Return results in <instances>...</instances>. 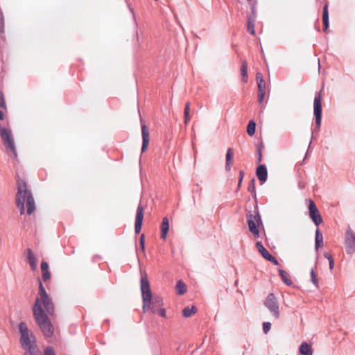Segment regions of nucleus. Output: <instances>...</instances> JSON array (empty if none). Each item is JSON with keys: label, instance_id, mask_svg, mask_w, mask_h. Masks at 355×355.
Segmentation results:
<instances>
[{"label": "nucleus", "instance_id": "f257e3e1", "mask_svg": "<svg viewBox=\"0 0 355 355\" xmlns=\"http://www.w3.org/2000/svg\"><path fill=\"white\" fill-rule=\"evenodd\" d=\"M33 311L36 323L43 334L46 337H51L53 334V328L48 315L54 314L55 307L40 281L38 297L35 300Z\"/></svg>", "mask_w": 355, "mask_h": 355}, {"label": "nucleus", "instance_id": "f03ea898", "mask_svg": "<svg viewBox=\"0 0 355 355\" xmlns=\"http://www.w3.org/2000/svg\"><path fill=\"white\" fill-rule=\"evenodd\" d=\"M17 193L16 194V204L20 210V214L25 213V205L26 213L32 214L35 210V202L31 191L28 189L26 182L20 178L17 181Z\"/></svg>", "mask_w": 355, "mask_h": 355}, {"label": "nucleus", "instance_id": "7ed1b4c3", "mask_svg": "<svg viewBox=\"0 0 355 355\" xmlns=\"http://www.w3.org/2000/svg\"><path fill=\"white\" fill-rule=\"evenodd\" d=\"M0 137L7 154L14 159L17 158V153L12 131L8 121L0 122Z\"/></svg>", "mask_w": 355, "mask_h": 355}, {"label": "nucleus", "instance_id": "20e7f679", "mask_svg": "<svg viewBox=\"0 0 355 355\" xmlns=\"http://www.w3.org/2000/svg\"><path fill=\"white\" fill-rule=\"evenodd\" d=\"M19 330L21 334L20 344L24 350L37 349L35 344V338L33 333L30 331L25 322H21L19 324Z\"/></svg>", "mask_w": 355, "mask_h": 355}, {"label": "nucleus", "instance_id": "39448f33", "mask_svg": "<svg viewBox=\"0 0 355 355\" xmlns=\"http://www.w3.org/2000/svg\"><path fill=\"white\" fill-rule=\"evenodd\" d=\"M141 291L142 296V302L144 304V306H147L149 300H151L154 296H153L149 281L148 279V277L146 274L141 275Z\"/></svg>", "mask_w": 355, "mask_h": 355}, {"label": "nucleus", "instance_id": "423d86ee", "mask_svg": "<svg viewBox=\"0 0 355 355\" xmlns=\"http://www.w3.org/2000/svg\"><path fill=\"white\" fill-rule=\"evenodd\" d=\"M247 218L249 230L255 238H259L260 234L258 227L262 225L259 214L258 212L254 214H249L247 215Z\"/></svg>", "mask_w": 355, "mask_h": 355}, {"label": "nucleus", "instance_id": "0eeeda50", "mask_svg": "<svg viewBox=\"0 0 355 355\" xmlns=\"http://www.w3.org/2000/svg\"><path fill=\"white\" fill-rule=\"evenodd\" d=\"M264 304L276 319L279 318V304L273 293H270L267 296Z\"/></svg>", "mask_w": 355, "mask_h": 355}, {"label": "nucleus", "instance_id": "6e6552de", "mask_svg": "<svg viewBox=\"0 0 355 355\" xmlns=\"http://www.w3.org/2000/svg\"><path fill=\"white\" fill-rule=\"evenodd\" d=\"M322 96L321 92H318L315 95L314 98V115L315 116V123L318 128L320 127L321 119H322Z\"/></svg>", "mask_w": 355, "mask_h": 355}, {"label": "nucleus", "instance_id": "1a4fd4ad", "mask_svg": "<svg viewBox=\"0 0 355 355\" xmlns=\"http://www.w3.org/2000/svg\"><path fill=\"white\" fill-rule=\"evenodd\" d=\"M345 245L347 253L352 254L355 252V233L350 227L346 231Z\"/></svg>", "mask_w": 355, "mask_h": 355}, {"label": "nucleus", "instance_id": "9d476101", "mask_svg": "<svg viewBox=\"0 0 355 355\" xmlns=\"http://www.w3.org/2000/svg\"><path fill=\"white\" fill-rule=\"evenodd\" d=\"M309 216L315 225L317 226L320 225L323 220L318 209L312 200H309Z\"/></svg>", "mask_w": 355, "mask_h": 355}, {"label": "nucleus", "instance_id": "9b49d317", "mask_svg": "<svg viewBox=\"0 0 355 355\" xmlns=\"http://www.w3.org/2000/svg\"><path fill=\"white\" fill-rule=\"evenodd\" d=\"M148 305L147 306H144V304H143V311H150L153 313H156L158 309L163 305L162 298L159 296H154L149 300Z\"/></svg>", "mask_w": 355, "mask_h": 355}, {"label": "nucleus", "instance_id": "f8f14e48", "mask_svg": "<svg viewBox=\"0 0 355 355\" xmlns=\"http://www.w3.org/2000/svg\"><path fill=\"white\" fill-rule=\"evenodd\" d=\"M144 208L139 205L137 209L135 216V230L136 234H139L141 230L143 219H144Z\"/></svg>", "mask_w": 355, "mask_h": 355}, {"label": "nucleus", "instance_id": "ddd939ff", "mask_svg": "<svg viewBox=\"0 0 355 355\" xmlns=\"http://www.w3.org/2000/svg\"><path fill=\"white\" fill-rule=\"evenodd\" d=\"M141 135H142V146L141 153H144L149 145L150 135L147 126L144 124L141 125Z\"/></svg>", "mask_w": 355, "mask_h": 355}, {"label": "nucleus", "instance_id": "4468645a", "mask_svg": "<svg viewBox=\"0 0 355 355\" xmlns=\"http://www.w3.org/2000/svg\"><path fill=\"white\" fill-rule=\"evenodd\" d=\"M41 273H42V279L44 282H47L50 280L51 277V275L49 270V266L48 263L45 261H42L41 263Z\"/></svg>", "mask_w": 355, "mask_h": 355}, {"label": "nucleus", "instance_id": "2eb2a0df", "mask_svg": "<svg viewBox=\"0 0 355 355\" xmlns=\"http://www.w3.org/2000/svg\"><path fill=\"white\" fill-rule=\"evenodd\" d=\"M258 179L261 182H264L266 181L268 178V171L265 165H259L256 171Z\"/></svg>", "mask_w": 355, "mask_h": 355}, {"label": "nucleus", "instance_id": "dca6fc26", "mask_svg": "<svg viewBox=\"0 0 355 355\" xmlns=\"http://www.w3.org/2000/svg\"><path fill=\"white\" fill-rule=\"evenodd\" d=\"M169 230V222L166 217H164L162 220V223L160 227L161 235L160 238L163 240H166L167 234Z\"/></svg>", "mask_w": 355, "mask_h": 355}, {"label": "nucleus", "instance_id": "f3484780", "mask_svg": "<svg viewBox=\"0 0 355 355\" xmlns=\"http://www.w3.org/2000/svg\"><path fill=\"white\" fill-rule=\"evenodd\" d=\"M27 259L28 262L31 266V268L33 270H35L37 269V261L33 253V252L31 249L27 250Z\"/></svg>", "mask_w": 355, "mask_h": 355}, {"label": "nucleus", "instance_id": "a211bd4d", "mask_svg": "<svg viewBox=\"0 0 355 355\" xmlns=\"http://www.w3.org/2000/svg\"><path fill=\"white\" fill-rule=\"evenodd\" d=\"M301 355H313V349L311 346L306 342H303L299 349Z\"/></svg>", "mask_w": 355, "mask_h": 355}, {"label": "nucleus", "instance_id": "6ab92c4d", "mask_svg": "<svg viewBox=\"0 0 355 355\" xmlns=\"http://www.w3.org/2000/svg\"><path fill=\"white\" fill-rule=\"evenodd\" d=\"M329 3L327 2L323 8L322 12V23L324 26V31H327L329 27V12H328Z\"/></svg>", "mask_w": 355, "mask_h": 355}, {"label": "nucleus", "instance_id": "aec40b11", "mask_svg": "<svg viewBox=\"0 0 355 355\" xmlns=\"http://www.w3.org/2000/svg\"><path fill=\"white\" fill-rule=\"evenodd\" d=\"M233 155L234 154L232 149L228 148L225 156V169L227 171H230L231 166L232 164Z\"/></svg>", "mask_w": 355, "mask_h": 355}, {"label": "nucleus", "instance_id": "412c9836", "mask_svg": "<svg viewBox=\"0 0 355 355\" xmlns=\"http://www.w3.org/2000/svg\"><path fill=\"white\" fill-rule=\"evenodd\" d=\"M256 248L259 252L261 254V256L265 259H268V258L271 255L268 251L263 247L262 243L260 241L257 242Z\"/></svg>", "mask_w": 355, "mask_h": 355}, {"label": "nucleus", "instance_id": "4be33fe9", "mask_svg": "<svg viewBox=\"0 0 355 355\" xmlns=\"http://www.w3.org/2000/svg\"><path fill=\"white\" fill-rule=\"evenodd\" d=\"M279 274L282 279V281L288 286H291L292 284V280L290 277L289 274L282 269H279Z\"/></svg>", "mask_w": 355, "mask_h": 355}, {"label": "nucleus", "instance_id": "5701e85b", "mask_svg": "<svg viewBox=\"0 0 355 355\" xmlns=\"http://www.w3.org/2000/svg\"><path fill=\"white\" fill-rule=\"evenodd\" d=\"M315 249L318 250L323 245V236L322 233L320 232L319 229H317L315 231Z\"/></svg>", "mask_w": 355, "mask_h": 355}, {"label": "nucleus", "instance_id": "b1692460", "mask_svg": "<svg viewBox=\"0 0 355 355\" xmlns=\"http://www.w3.org/2000/svg\"><path fill=\"white\" fill-rule=\"evenodd\" d=\"M241 73L242 80L244 83H247L248 76V62L246 60H243L242 62V65H241Z\"/></svg>", "mask_w": 355, "mask_h": 355}, {"label": "nucleus", "instance_id": "393cba45", "mask_svg": "<svg viewBox=\"0 0 355 355\" xmlns=\"http://www.w3.org/2000/svg\"><path fill=\"white\" fill-rule=\"evenodd\" d=\"M197 312V308L194 306H187L183 309V315L186 318L191 317Z\"/></svg>", "mask_w": 355, "mask_h": 355}, {"label": "nucleus", "instance_id": "a878e982", "mask_svg": "<svg viewBox=\"0 0 355 355\" xmlns=\"http://www.w3.org/2000/svg\"><path fill=\"white\" fill-rule=\"evenodd\" d=\"M176 289L179 295H183L187 291V286L182 281L179 280L176 284Z\"/></svg>", "mask_w": 355, "mask_h": 355}, {"label": "nucleus", "instance_id": "bb28decb", "mask_svg": "<svg viewBox=\"0 0 355 355\" xmlns=\"http://www.w3.org/2000/svg\"><path fill=\"white\" fill-rule=\"evenodd\" d=\"M247 30L250 34L255 35L254 19L252 18H249L248 20Z\"/></svg>", "mask_w": 355, "mask_h": 355}, {"label": "nucleus", "instance_id": "cd10ccee", "mask_svg": "<svg viewBox=\"0 0 355 355\" xmlns=\"http://www.w3.org/2000/svg\"><path fill=\"white\" fill-rule=\"evenodd\" d=\"M256 123L253 121H250L247 126V132L250 136L255 133Z\"/></svg>", "mask_w": 355, "mask_h": 355}, {"label": "nucleus", "instance_id": "c85d7f7f", "mask_svg": "<svg viewBox=\"0 0 355 355\" xmlns=\"http://www.w3.org/2000/svg\"><path fill=\"white\" fill-rule=\"evenodd\" d=\"M5 21H4V16L3 12L0 10V32L1 34L5 32Z\"/></svg>", "mask_w": 355, "mask_h": 355}, {"label": "nucleus", "instance_id": "c756f323", "mask_svg": "<svg viewBox=\"0 0 355 355\" xmlns=\"http://www.w3.org/2000/svg\"><path fill=\"white\" fill-rule=\"evenodd\" d=\"M311 280L312 283L318 288V282L317 279V275L313 269L311 270Z\"/></svg>", "mask_w": 355, "mask_h": 355}, {"label": "nucleus", "instance_id": "7c9ffc66", "mask_svg": "<svg viewBox=\"0 0 355 355\" xmlns=\"http://www.w3.org/2000/svg\"><path fill=\"white\" fill-rule=\"evenodd\" d=\"M324 257L329 260V268L331 270H332L333 268H334V265L333 257L329 254H328V253H324Z\"/></svg>", "mask_w": 355, "mask_h": 355}, {"label": "nucleus", "instance_id": "2f4dec72", "mask_svg": "<svg viewBox=\"0 0 355 355\" xmlns=\"http://www.w3.org/2000/svg\"><path fill=\"white\" fill-rule=\"evenodd\" d=\"M255 180L254 179H252L251 180L249 185H248V191L251 192V193H255Z\"/></svg>", "mask_w": 355, "mask_h": 355}, {"label": "nucleus", "instance_id": "473e14b6", "mask_svg": "<svg viewBox=\"0 0 355 355\" xmlns=\"http://www.w3.org/2000/svg\"><path fill=\"white\" fill-rule=\"evenodd\" d=\"M0 107L6 109V104L4 99V95L2 91H0Z\"/></svg>", "mask_w": 355, "mask_h": 355}, {"label": "nucleus", "instance_id": "72a5a7b5", "mask_svg": "<svg viewBox=\"0 0 355 355\" xmlns=\"http://www.w3.org/2000/svg\"><path fill=\"white\" fill-rule=\"evenodd\" d=\"M258 92H266V82L257 83Z\"/></svg>", "mask_w": 355, "mask_h": 355}, {"label": "nucleus", "instance_id": "f704fd0d", "mask_svg": "<svg viewBox=\"0 0 355 355\" xmlns=\"http://www.w3.org/2000/svg\"><path fill=\"white\" fill-rule=\"evenodd\" d=\"M271 324L269 322H265L263 324V330L265 334H267L270 329Z\"/></svg>", "mask_w": 355, "mask_h": 355}, {"label": "nucleus", "instance_id": "c9c22d12", "mask_svg": "<svg viewBox=\"0 0 355 355\" xmlns=\"http://www.w3.org/2000/svg\"><path fill=\"white\" fill-rule=\"evenodd\" d=\"M156 313H157L160 317H162V318L166 317V310H165V309L162 308V306H161L160 308L158 309Z\"/></svg>", "mask_w": 355, "mask_h": 355}, {"label": "nucleus", "instance_id": "e433bc0d", "mask_svg": "<svg viewBox=\"0 0 355 355\" xmlns=\"http://www.w3.org/2000/svg\"><path fill=\"white\" fill-rule=\"evenodd\" d=\"M44 355H55V354L52 347H48L44 350Z\"/></svg>", "mask_w": 355, "mask_h": 355}, {"label": "nucleus", "instance_id": "4c0bfd02", "mask_svg": "<svg viewBox=\"0 0 355 355\" xmlns=\"http://www.w3.org/2000/svg\"><path fill=\"white\" fill-rule=\"evenodd\" d=\"M256 80L257 83H264L265 80L263 78L262 74L260 72H257L256 74Z\"/></svg>", "mask_w": 355, "mask_h": 355}, {"label": "nucleus", "instance_id": "58836bf2", "mask_svg": "<svg viewBox=\"0 0 355 355\" xmlns=\"http://www.w3.org/2000/svg\"><path fill=\"white\" fill-rule=\"evenodd\" d=\"M139 243H140V245H141V248L142 251L144 252V249H145V245H144L145 236H144V234L141 235Z\"/></svg>", "mask_w": 355, "mask_h": 355}, {"label": "nucleus", "instance_id": "ea45409f", "mask_svg": "<svg viewBox=\"0 0 355 355\" xmlns=\"http://www.w3.org/2000/svg\"><path fill=\"white\" fill-rule=\"evenodd\" d=\"M266 92H258V102L261 103L263 101Z\"/></svg>", "mask_w": 355, "mask_h": 355}, {"label": "nucleus", "instance_id": "a19ab883", "mask_svg": "<svg viewBox=\"0 0 355 355\" xmlns=\"http://www.w3.org/2000/svg\"><path fill=\"white\" fill-rule=\"evenodd\" d=\"M244 177V172L243 171H241L239 172V179L238 182V187H240L243 181Z\"/></svg>", "mask_w": 355, "mask_h": 355}, {"label": "nucleus", "instance_id": "79ce46f5", "mask_svg": "<svg viewBox=\"0 0 355 355\" xmlns=\"http://www.w3.org/2000/svg\"><path fill=\"white\" fill-rule=\"evenodd\" d=\"M267 260H268V261H270V262H272L273 264H275V265H276V266L279 265V262H278V261L275 259V257H273V256H272V255H270V256L268 258V259H267Z\"/></svg>", "mask_w": 355, "mask_h": 355}, {"label": "nucleus", "instance_id": "37998d69", "mask_svg": "<svg viewBox=\"0 0 355 355\" xmlns=\"http://www.w3.org/2000/svg\"><path fill=\"white\" fill-rule=\"evenodd\" d=\"M257 153H258V162H261L262 160V153H261V146H259L257 148Z\"/></svg>", "mask_w": 355, "mask_h": 355}, {"label": "nucleus", "instance_id": "c03bdc74", "mask_svg": "<svg viewBox=\"0 0 355 355\" xmlns=\"http://www.w3.org/2000/svg\"><path fill=\"white\" fill-rule=\"evenodd\" d=\"M184 123L187 124L191 119L189 112H184Z\"/></svg>", "mask_w": 355, "mask_h": 355}, {"label": "nucleus", "instance_id": "a18cd8bd", "mask_svg": "<svg viewBox=\"0 0 355 355\" xmlns=\"http://www.w3.org/2000/svg\"><path fill=\"white\" fill-rule=\"evenodd\" d=\"M37 350V349H32V350L27 349V350H26V352L24 353V355H35Z\"/></svg>", "mask_w": 355, "mask_h": 355}, {"label": "nucleus", "instance_id": "49530a36", "mask_svg": "<svg viewBox=\"0 0 355 355\" xmlns=\"http://www.w3.org/2000/svg\"><path fill=\"white\" fill-rule=\"evenodd\" d=\"M190 112V103L187 102L186 103L184 112Z\"/></svg>", "mask_w": 355, "mask_h": 355}, {"label": "nucleus", "instance_id": "de8ad7c7", "mask_svg": "<svg viewBox=\"0 0 355 355\" xmlns=\"http://www.w3.org/2000/svg\"><path fill=\"white\" fill-rule=\"evenodd\" d=\"M3 113L0 110V121H2L3 119Z\"/></svg>", "mask_w": 355, "mask_h": 355}]
</instances>
